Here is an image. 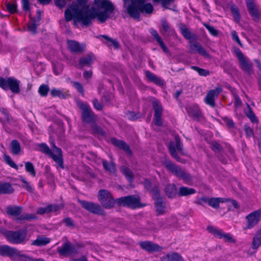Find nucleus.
<instances>
[{"mask_svg": "<svg viewBox=\"0 0 261 261\" xmlns=\"http://www.w3.org/2000/svg\"><path fill=\"white\" fill-rule=\"evenodd\" d=\"M211 149L216 154H219L223 151V147L218 142L214 141L211 143Z\"/></svg>", "mask_w": 261, "mask_h": 261, "instance_id": "obj_49", "label": "nucleus"}, {"mask_svg": "<svg viewBox=\"0 0 261 261\" xmlns=\"http://www.w3.org/2000/svg\"><path fill=\"white\" fill-rule=\"evenodd\" d=\"M126 9L129 16L136 20H139L140 17V13L139 5L135 4V3H130L127 6H126Z\"/></svg>", "mask_w": 261, "mask_h": 261, "instance_id": "obj_20", "label": "nucleus"}, {"mask_svg": "<svg viewBox=\"0 0 261 261\" xmlns=\"http://www.w3.org/2000/svg\"><path fill=\"white\" fill-rule=\"evenodd\" d=\"M145 75L150 82L153 83L156 85L163 86L164 84L163 80L148 70L145 71Z\"/></svg>", "mask_w": 261, "mask_h": 261, "instance_id": "obj_31", "label": "nucleus"}, {"mask_svg": "<svg viewBox=\"0 0 261 261\" xmlns=\"http://www.w3.org/2000/svg\"><path fill=\"white\" fill-rule=\"evenodd\" d=\"M148 192L151 194L154 200L163 198L161 195L159 184L153 185L151 189H150Z\"/></svg>", "mask_w": 261, "mask_h": 261, "instance_id": "obj_43", "label": "nucleus"}, {"mask_svg": "<svg viewBox=\"0 0 261 261\" xmlns=\"http://www.w3.org/2000/svg\"><path fill=\"white\" fill-rule=\"evenodd\" d=\"M91 129L92 133L94 135H101V136H105L106 135V132L97 124L96 121L90 124Z\"/></svg>", "mask_w": 261, "mask_h": 261, "instance_id": "obj_41", "label": "nucleus"}, {"mask_svg": "<svg viewBox=\"0 0 261 261\" xmlns=\"http://www.w3.org/2000/svg\"><path fill=\"white\" fill-rule=\"evenodd\" d=\"M140 246L142 249L149 252L159 251L162 249L159 245L151 241L141 242Z\"/></svg>", "mask_w": 261, "mask_h": 261, "instance_id": "obj_25", "label": "nucleus"}, {"mask_svg": "<svg viewBox=\"0 0 261 261\" xmlns=\"http://www.w3.org/2000/svg\"><path fill=\"white\" fill-rule=\"evenodd\" d=\"M6 7L10 13H14L17 11V5L15 4L8 3L6 4Z\"/></svg>", "mask_w": 261, "mask_h": 261, "instance_id": "obj_63", "label": "nucleus"}, {"mask_svg": "<svg viewBox=\"0 0 261 261\" xmlns=\"http://www.w3.org/2000/svg\"><path fill=\"white\" fill-rule=\"evenodd\" d=\"M247 108L248 110L246 112V116L250 119V121L252 123H258V119L256 117L255 114L254 113L251 108L249 105H247Z\"/></svg>", "mask_w": 261, "mask_h": 261, "instance_id": "obj_48", "label": "nucleus"}, {"mask_svg": "<svg viewBox=\"0 0 261 261\" xmlns=\"http://www.w3.org/2000/svg\"><path fill=\"white\" fill-rule=\"evenodd\" d=\"M11 152L14 155L18 154L21 151L20 144L17 140H13L10 144Z\"/></svg>", "mask_w": 261, "mask_h": 261, "instance_id": "obj_44", "label": "nucleus"}, {"mask_svg": "<svg viewBox=\"0 0 261 261\" xmlns=\"http://www.w3.org/2000/svg\"><path fill=\"white\" fill-rule=\"evenodd\" d=\"M78 202L83 208L92 214L100 216H103L106 214L105 211L98 203L80 199L78 200Z\"/></svg>", "mask_w": 261, "mask_h": 261, "instance_id": "obj_10", "label": "nucleus"}, {"mask_svg": "<svg viewBox=\"0 0 261 261\" xmlns=\"http://www.w3.org/2000/svg\"><path fill=\"white\" fill-rule=\"evenodd\" d=\"M75 247L76 246L72 245L70 243L67 242L63 243L61 247L57 248V252L60 255L67 256L78 253Z\"/></svg>", "mask_w": 261, "mask_h": 261, "instance_id": "obj_16", "label": "nucleus"}, {"mask_svg": "<svg viewBox=\"0 0 261 261\" xmlns=\"http://www.w3.org/2000/svg\"><path fill=\"white\" fill-rule=\"evenodd\" d=\"M22 207L18 206L9 205L6 209V213L9 216H16L17 220L19 221H31L37 219V217L33 214H24L21 215Z\"/></svg>", "mask_w": 261, "mask_h": 261, "instance_id": "obj_8", "label": "nucleus"}, {"mask_svg": "<svg viewBox=\"0 0 261 261\" xmlns=\"http://www.w3.org/2000/svg\"><path fill=\"white\" fill-rule=\"evenodd\" d=\"M73 86L82 96L84 95L85 91L82 85L80 83L74 82H73Z\"/></svg>", "mask_w": 261, "mask_h": 261, "instance_id": "obj_60", "label": "nucleus"}, {"mask_svg": "<svg viewBox=\"0 0 261 261\" xmlns=\"http://www.w3.org/2000/svg\"><path fill=\"white\" fill-rule=\"evenodd\" d=\"M222 91V89L220 87H217L215 89L210 90L204 98V102L211 107L215 108L216 106L215 99L218 97Z\"/></svg>", "mask_w": 261, "mask_h": 261, "instance_id": "obj_15", "label": "nucleus"}, {"mask_svg": "<svg viewBox=\"0 0 261 261\" xmlns=\"http://www.w3.org/2000/svg\"><path fill=\"white\" fill-rule=\"evenodd\" d=\"M0 232L7 240L12 244H25L28 241L27 229L17 230H8L5 228H0Z\"/></svg>", "mask_w": 261, "mask_h": 261, "instance_id": "obj_2", "label": "nucleus"}, {"mask_svg": "<svg viewBox=\"0 0 261 261\" xmlns=\"http://www.w3.org/2000/svg\"><path fill=\"white\" fill-rule=\"evenodd\" d=\"M188 115L194 118H199L201 115L200 108L197 105H193L187 108Z\"/></svg>", "mask_w": 261, "mask_h": 261, "instance_id": "obj_35", "label": "nucleus"}, {"mask_svg": "<svg viewBox=\"0 0 261 261\" xmlns=\"http://www.w3.org/2000/svg\"><path fill=\"white\" fill-rule=\"evenodd\" d=\"M50 239L47 237H44L42 236H38L37 239L33 241L32 243V245L36 246H45L50 242Z\"/></svg>", "mask_w": 261, "mask_h": 261, "instance_id": "obj_38", "label": "nucleus"}, {"mask_svg": "<svg viewBox=\"0 0 261 261\" xmlns=\"http://www.w3.org/2000/svg\"><path fill=\"white\" fill-rule=\"evenodd\" d=\"M150 33L151 35L153 36L154 39L156 41V42L159 43L160 47L162 48L163 51L165 53H169V51L162 39L161 37L160 36L158 32L153 29H151L150 30Z\"/></svg>", "mask_w": 261, "mask_h": 261, "instance_id": "obj_28", "label": "nucleus"}, {"mask_svg": "<svg viewBox=\"0 0 261 261\" xmlns=\"http://www.w3.org/2000/svg\"><path fill=\"white\" fill-rule=\"evenodd\" d=\"M247 225L245 229H251L258 224L261 219V209L255 211L246 217Z\"/></svg>", "mask_w": 261, "mask_h": 261, "instance_id": "obj_13", "label": "nucleus"}, {"mask_svg": "<svg viewBox=\"0 0 261 261\" xmlns=\"http://www.w3.org/2000/svg\"><path fill=\"white\" fill-rule=\"evenodd\" d=\"M39 23H37L31 19V23L28 26V30L30 32H32L33 33H35L36 32L37 27L39 25Z\"/></svg>", "mask_w": 261, "mask_h": 261, "instance_id": "obj_59", "label": "nucleus"}, {"mask_svg": "<svg viewBox=\"0 0 261 261\" xmlns=\"http://www.w3.org/2000/svg\"><path fill=\"white\" fill-rule=\"evenodd\" d=\"M196 191L191 188L182 186L178 190L177 195L179 197L187 196L196 193Z\"/></svg>", "mask_w": 261, "mask_h": 261, "instance_id": "obj_37", "label": "nucleus"}, {"mask_svg": "<svg viewBox=\"0 0 261 261\" xmlns=\"http://www.w3.org/2000/svg\"><path fill=\"white\" fill-rule=\"evenodd\" d=\"M203 25L206 28V29L208 31V32L212 35L214 36H218V31L213 26L208 24L207 23H203Z\"/></svg>", "mask_w": 261, "mask_h": 261, "instance_id": "obj_57", "label": "nucleus"}, {"mask_svg": "<svg viewBox=\"0 0 261 261\" xmlns=\"http://www.w3.org/2000/svg\"><path fill=\"white\" fill-rule=\"evenodd\" d=\"M20 81L13 77L4 78L0 76V87L5 91L10 90L15 94L20 92Z\"/></svg>", "mask_w": 261, "mask_h": 261, "instance_id": "obj_7", "label": "nucleus"}, {"mask_svg": "<svg viewBox=\"0 0 261 261\" xmlns=\"http://www.w3.org/2000/svg\"><path fill=\"white\" fill-rule=\"evenodd\" d=\"M234 53L240 62L241 68L248 74H250L252 64L245 57L242 51L238 47L234 49Z\"/></svg>", "mask_w": 261, "mask_h": 261, "instance_id": "obj_11", "label": "nucleus"}, {"mask_svg": "<svg viewBox=\"0 0 261 261\" xmlns=\"http://www.w3.org/2000/svg\"><path fill=\"white\" fill-rule=\"evenodd\" d=\"M140 197L136 195H128L116 199V203L118 206H123L135 209L144 207L145 204L140 202Z\"/></svg>", "mask_w": 261, "mask_h": 261, "instance_id": "obj_5", "label": "nucleus"}, {"mask_svg": "<svg viewBox=\"0 0 261 261\" xmlns=\"http://www.w3.org/2000/svg\"><path fill=\"white\" fill-rule=\"evenodd\" d=\"M78 5L72 3L64 12L65 20L69 22L73 19V25H77V22L83 25L88 27L97 17L101 22L104 23L114 13L115 7L110 0H94L97 8L89 10L87 5L88 0H76Z\"/></svg>", "mask_w": 261, "mask_h": 261, "instance_id": "obj_1", "label": "nucleus"}, {"mask_svg": "<svg viewBox=\"0 0 261 261\" xmlns=\"http://www.w3.org/2000/svg\"><path fill=\"white\" fill-rule=\"evenodd\" d=\"M50 95L52 97H58L60 98L65 99L66 96L61 90L53 88L50 91Z\"/></svg>", "mask_w": 261, "mask_h": 261, "instance_id": "obj_52", "label": "nucleus"}, {"mask_svg": "<svg viewBox=\"0 0 261 261\" xmlns=\"http://www.w3.org/2000/svg\"><path fill=\"white\" fill-rule=\"evenodd\" d=\"M246 4L249 13L255 21L259 19L260 12L257 8L253 0H246Z\"/></svg>", "mask_w": 261, "mask_h": 261, "instance_id": "obj_18", "label": "nucleus"}, {"mask_svg": "<svg viewBox=\"0 0 261 261\" xmlns=\"http://www.w3.org/2000/svg\"><path fill=\"white\" fill-rule=\"evenodd\" d=\"M164 166L176 177L182 179L185 183L189 184L192 182V175L182 169L180 167L172 163L169 160H165L163 162Z\"/></svg>", "mask_w": 261, "mask_h": 261, "instance_id": "obj_3", "label": "nucleus"}, {"mask_svg": "<svg viewBox=\"0 0 261 261\" xmlns=\"http://www.w3.org/2000/svg\"><path fill=\"white\" fill-rule=\"evenodd\" d=\"M121 172L125 176L129 182H132L134 180V174L132 171L125 166L120 168Z\"/></svg>", "mask_w": 261, "mask_h": 261, "instance_id": "obj_40", "label": "nucleus"}, {"mask_svg": "<svg viewBox=\"0 0 261 261\" xmlns=\"http://www.w3.org/2000/svg\"><path fill=\"white\" fill-rule=\"evenodd\" d=\"M69 51L73 54H81L84 51L86 46L83 44H80L79 42L70 40L67 42Z\"/></svg>", "mask_w": 261, "mask_h": 261, "instance_id": "obj_19", "label": "nucleus"}, {"mask_svg": "<svg viewBox=\"0 0 261 261\" xmlns=\"http://www.w3.org/2000/svg\"><path fill=\"white\" fill-rule=\"evenodd\" d=\"M244 131L247 138H250L254 136V132L253 128L248 124H245L244 125Z\"/></svg>", "mask_w": 261, "mask_h": 261, "instance_id": "obj_58", "label": "nucleus"}, {"mask_svg": "<svg viewBox=\"0 0 261 261\" xmlns=\"http://www.w3.org/2000/svg\"><path fill=\"white\" fill-rule=\"evenodd\" d=\"M17 249L9 245H0V255L4 257H8L13 260Z\"/></svg>", "mask_w": 261, "mask_h": 261, "instance_id": "obj_22", "label": "nucleus"}, {"mask_svg": "<svg viewBox=\"0 0 261 261\" xmlns=\"http://www.w3.org/2000/svg\"><path fill=\"white\" fill-rule=\"evenodd\" d=\"M39 150L42 153L48 155L57 163L62 169H64L62 151L61 148L57 147L53 144L54 150L57 154L54 153L49 147L45 143L39 145Z\"/></svg>", "mask_w": 261, "mask_h": 261, "instance_id": "obj_4", "label": "nucleus"}, {"mask_svg": "<svg viewBox=\"0 0 261 261\" xmlns=\"http://www.w3.org/2000/svg\"><path fill=\"white\" fill-rule=\"evenodd\" d=\"M261 246V229L258 230L252 238L251 248L256 251Z\"/></svg>", "mask_w": 261, "mask_h": 261, "instance_id": "obj_32", "label": "nucleus"}, {"mask_svg": "<svg viewBox=\"0 0 261 261\" xmlns=\"http://www.w3.org/2000/svg\"><path fill=\"white\" fill-rule=\"evenodd\" d=\"M207 229L210 233L219 239H224L226 241L229 242H234L230 233H225L222 229L213 226H208Z\"/></svg>", "mask_w": 261, "mask_h": 261, "instance_id": "obj_17", "label": "nucleus"}, {"mask_svg": "<svg viewBox=\"0 0 261 261\" xmlns=\"http://www.w3.org/2000/svg\"><path fill=\"white\" fill-rule=\"evenodd\" d=\"M96 38L100 39L102 43L108 47L113 46L115 49H118L119 43L117 39H112L106 35H99Z\"/></svg>", "mask_w": 261, "mask_h": 261, "instance_id": "obj_24", "label": "nucleus"}, {"mask_svg": "<svg viewBox=\"0 0 261 261\" xmlns=\"http://www.w3.org/2000/svg\"><path fill=\"white\" fill-rule=\"evenodd\" d=\"M222 120L229 128H233L234 127L235 123L232 119L227 117H225L223 118Z\"/></svg>", "mask_w": 261, "mask_h": 261, "instance_id": "obj_64", "label": "nucleus"}, {"mask_svg": "<svg viewBox=\"0 0 261 261\" xmlns=\"http://www.w3.org/2000/svg\"><path fill=\"white\" fill-rule=\"evenodd\" d=\"M64 207L62 204H53L48 205L49 213L51 212L58 213Z\"/></svg>", "mask_w": 261, "mask_h": 261, "instance_id": "obj_51", "label": "nucleus"}, {"mask_svg": "<svg viewBox=\"0 0 261 261\" xmlns=\"http://www.w3.org/2000/svg\"><path fill=\"white\" fill-rule=\"evenodd\" d=\"M140 11L142 13L150 14L152 13L153 7L150 3H142L139 5Z\"/></svg>", "mask_w": 261, "mask_h": 261, "instance_id": "obj_46", "label": "nucleus"}, {"mask_svg": "<svg viewBox=\"0 0 261 261\" xmlns=\"http://www.w3.org/2000/svg\"><path fill=\"white\" fill-rule=\"evenodd\" d=\"M76 103L81 110V119L83 123L90 124L94 121H96L97 116L88 105L84 103L80 100L76 101Z\"/></svg>", "mask_w": 261, "mask_h": 261, "instance_id": "obj_6", "label": "nucleus"}, {"mask_svg": "<svg viewBox=\"0 0 261 261\" xmlns=\"http://www.w3.org/2000/svg\"><path fill=\"white\" fill-rule=\"evenodd\" d=\"M164 192L168 198L170 199L175 198L178 194L177 189L174 184H168L165 187Z\"/></svg>", "mask_w": 261, "mask_h": 261, "instance_id": "obj_27", "label": "nucleus"}, {"mask_svg": "<svg viewBox=\"0 0 261 261\" xmlns=\"http://www.w3.org/2000/svg\"><path fill=\"white\" fill-rule=\"evenodd\" d=\"M152 106L154 110V124L158 126H163V121L162 120V115L163 112V107L158 100H154L152 102Z\"/></svg>", "mask_w": 261, "mask_h": 261, "instance_id": "obj_14", "label": "nucleus"}, {"mask_svg": "<svg viewBox=\"0 0 261 261\" xmlns=\"http://www.w3.org/2000/svg\"><path fill=\"white\" fill-rule=\"evenodd\" d=\"M175 144L173 141H170L169 143V150L172 156L177 161H180V157L178 155L175 150V147L177 150L181 154L182 152V144L180 142L179 137L175 138Z\"/></svg>", "mask_w": 261, "mask_h": 261, "instance_id": "obj_12", "label": "nucleus"}, {"mask_svg": "<svg viewBox=\"0 0 261 261\" xmlns=\"http://www.w3.org/2000/svg\"><path fill=\"white\" fill-rule=\"evenodd\" d=\"M230 9L234 20L235 22L239 23L241 20L239 9L236 5L232 6Z\"/></svg>", "mask_w": 261, "mask_h": 261, "instance_id": "obj_47", "label": "nucleus"}, {"mask_svg": "<svg viewBox=\"0 0 261 261\" xmlns=\"http://www.w3.org/2000/svg\"><path fill=\"white\" fill-rule=\"evenodd\" d=\"M154 3H161L162 6L165 8L168 9V6L171 3L173 2L174 0H152Z\"/></svg>", "mask_w": 261, "mask_h": 261, "instance_id": "obj_61", "label": "nucleus"}, {"mask_svg": "<svg viewBox=\"0 0 261 261\" xmlns=\"http://www.w3.org/2000/svg\"><path fill=\"white\" fill-rule=\"evenodd\" d=\"M97 197L102 206L107 209L113 207L116 203V199H114L112 194L105 189L99 191Z\"/></svg>", "mask_w": 261, "mask_h": 261, "instance_id": "obj_9", "label": "nucleus"}, {"mask_svg": "<svg viewBox=\"0 0 261 261\" xmlns=\"http://www.w3.org/2000/svg\"><path fill=\"white\" fill-rule=\"evenodd\" d=\"M111 141L113 145L123 150L128 154H132L133 152L130 148L129 146L125 141L118 140L115 138H112Z\"/></svg>", "mask_w": 261, "mask_h": 261, "instance_id": "obj_26", "label": "nucleus"}, {"mask_svg": "<svg viewBox=\"0 0 261 261\" xmlns=\"http://www.w3.org/2000/svg\"><path fill=\"white\" fill-rule=\"evenodd\" d=\"M191 68L197 71L200 76H206L210 74L208 70L199 68L197 66H191Z\"/></svg>", "mask_w": 261, "mask_h": 261, "instance_id": "obj_54", "label": "nucleus"}, {"mask_svg": "<svg viewBox=\"0 0 261 261\" xmlns=\"http://www.w3.org/2000/svg\"><path fill=\"white\" fill-rule=\"evenodd\" d=\"M33 258L17 249L13 261H33Z\"/></svg>", "mask_w": 261, "mask_h": 261, "instance_id": "obj_39", "label": "nucleus"}, {"mask_svg": "<svg viewBox=\"0 0 261 261\" xmlns=\"http://www.w3.org/2000/svg\"><path fill=\"white\" fill-rule=\"evenodd\" d=\"M162 29L160 32L162 35L167 34L168 35H173L175 34V30L170 27L165 18L161 19Z\"/></svg>", "mask_w": 261, "mask_h": 261, "instance_id": "obj_29", "label": "nucleus"}, {"mask_svg": "<svg viewBox=\"0 0 261 261\" xmlns=\"http://www.w3.org/2000/svg\"><path fill=\"white\" fill-rule=\"evenodd\" d=\"M13 191V187L9 182H4L0 184V194H11Z\"/></svg>", "mask_w": 261, "mask_h": 261, "instance_id": "obj_45", "label": "nucleus"}, {"mask_svg": "<svg viewBox=\"0 0 261 261\" xmlns=\"http://www.w3.org/2000/svg\"><path fill=\"white\" fill-rule=\"evenodd\" d=\"M190 48L191 50V53H198L200 55L209 58L210 55L206 51V50L202 46L200 43L197 41L194 42L190 41Z\"/></svg>", "mask_w": 261, "mask_h": 261, "instance_id": "obj_21", "label": "nucleus"}, {"mask_svg": "<svg viewBox=\"0 0 261 261\" xmlns=\"http://www.w3.org/2000/svg\"><path fill=\"white\" fill-rule=\"evenodd\" d=\"M228 200H229L228 199L224 198L212 197L210 198L208 204L215 209H218L219 208L220 203L227 202Z\"/></svg>", "mask_w": 261, "mask_h": 261, "instance_id": "obj_36", "label": "nucleus"}, {"mask_svg": "<svg viewBox=\"0 0 261 261\" xmlns=\"http://www.w3.org/2000/svg\"><path fill=\"white\" fill-rule=\"evenodd\" d=\"M25 171L29 173L32 176L36 175V171L33 163L30 162H27L25 163Z\"/></svg>", "mask_w": 261, "mask_h": 261, "instance_id": "obj_50", "label": "nucleus"}, {"mask_svg": "<svg viewBox=\"0 0 261 261\" xmlns=\"http://www.w3.org/2000/svg\"><path fill=\"white\" fill-rule=\"evenodd\" d=\"M161 261H184L181 256L176 252L167 254L161 257Z\"/></svg>", "mask_w": 261, "mask_h": 261, "instance_id": "obj_33", "label": "nucleus"}, {"mask_svg": "<svg viewBox=\"0 0 261 261\" xmlns=\"http://www.w3.org/2000/svg\"><path fill=\"white\" fill-rule=\"evenodd\" d=\"M154 207L156 216L162 215L168 212L166 206V202L163 198L154 200Z\"/></svg>", "mask_w": 261, "mask_h": 261, "instance_id": "obj_23", "label": "nucleus"}, {"mask_svg": "<svg viewBox=\"0 0 261 261\" xmlns=\"http://www.w3.org/2000/svg\"><path fill=\"white\" fill-rule=\"evenodd\" d=\"M95 56L92 53L81 58L79 60V65L82 67L90 66L93 62Z\"/></svg>", "mask_w": 261, "mask_h": 261, "instance_id": "obj_34", "label": "nucleus"}, {"mask_svg": "<svg viewBox=\"0 0 261 261\" xmlns=\"http://www.w3.org/2000/svg\"><path fill=\"white\" fill-rule=\"evenodd\" d=\"M49 91V86L47 85H41L38 89V92L41 96H46Z\"/></svg>", "mask_w": 261, "mask_h": 261, "instance_id": "obj_53", "label": "nucleus"}, {"mask_svg": "<svg viewBox=\"0 0 261 261\" xmlns=\"http://www.w3.org/2000/svg\"><path fill=\"white\" fill-rule=\"evenodd\" d=\"M4 159L5 162L11 167L15 169H18L17 165L14 162V161L9 155L5 154L4 156Z\"/></svg>", "mask_w": 261, "mask_h": 261, "instance_id": "obj_55", "label": "nucleus"}, {"mask_svg": "<svg viewBox=\"0 0 261 261\" xmlns=\"http://www.w3.org/2000/svg\"><path fill=\"white\" fill-rule=\"evenodd\" d=\"M101 163L106 171L112 173L116 171V164L113 162H108L105 160H102Z\"/></svg>", "mask_w": 261, "mask_h": 261, "instance_id": "obj_42", "label": "nucleus"}, {"mask_svg": "<svg viewBox=\"0 0 261 261\" xmlns=\"http://www.w3.org/2000/svg\"><path fill=\"white\" fill-rule=\"evenodd\" d=\"M179 30L181 34L185 38L191 41V39H196L195 34L191 33L190 30L184 23H180L179 25Z\"/></svg>", "mask_w": 261, "mask_h": 261, "instance_id": "obj_30", "label": "nucleus"}, {"mask_svg": "<svg viewBox=\"0 0 261 261\" xmlns=\"http://www.w3.org/2000/svg\"><path fill=\"white\" fill-rule=\"evenodd\" d=\"M20 181L24 184L23 187L28 192H33V188L30 185V183L27 181L25 178L21 176L20 177Z\"/></svg>", "mask_w": 261, "mask_h": 261, "instance_id": "obj_56", "label": "nucleus"}, {"mask_svg": "<svg viewBox=\"0 0 261 261\" xmlns=\"http://www.w3.org/2000/svg\"><path fill=\"white\" fill-rule=\"evenodd\" d=\"M210 198L207 196H203L200 198H198L195 201V203L198 205H203L204 203H208Z\"/></svg>", "mask_w": 261, "mask_h": 261, "instance_id": "obj_62", "label": "nucleus"}]
</instances>
